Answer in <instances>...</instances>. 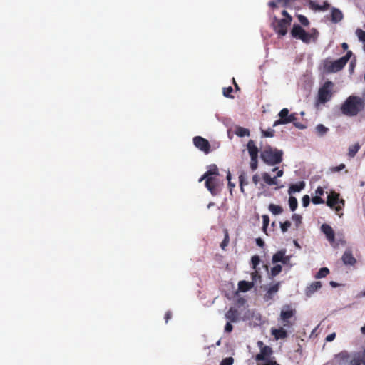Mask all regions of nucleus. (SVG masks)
I'll use <instances>...</instances> for the list:
<instances>
[{
	"instance_id": "obj_1",
	"label": "nucleus",
	"mask_w": 365,
	"mask_h": 365,
	"mask_svg": "<svg viewBox=\"0 0 365 365\" xmlns=\"http://www.w3.org/2000/svg\"><path fill=\"white\" fill-rule=\"evenodd\" d=\"M278 2H282L283 7L287 9H300L302 4H307L310 9L319 11H325L330 7L327 1H324L322 5L312 0H277Z\"/></svg>"
},
{
	"instance_id": "obj_2",
	"label": "nucleus",
	"mask_w": 365,
	"mask_h": 365,
	"mask_svg": "<svg viewBox=\"0 0 365 365\" xmlns=\"http://www.w3.org/2000/svg\"><path fill=\"white\" fill-rule=\"evenodd\" d=\"M364 108V101L359 96H351L341 106L342 113L349 116H355Z\"/></svg>"
},
{
	"instance_id": "obj_3",
	"label": "nucleus",
	"mask_w": 365,
	"mask_h": 365,
	"mask_svg": "<svg viewBox=\"0 0 365 365\" xmlns=\"http://www.w3.org/2000/svg\"><path fill=\"white\" fill-rule=\"evenodd\" d=\"M283 151L267 145L261 151L260 158L268 165H275L282 161Z\"/></svg>"
},
{
	"instance_id": "obj_4",
	"label": "nucleus",
	"mask_w": 365,
	"mask_h": 365,
	"mask_svg": "<svg viewBox=\"0 0 365 365\" xmlns=\"http://www.w3.org/2000/svg\"><path fill=\"white\" fill-rule=\"evenodd\" d=\"M284 16L282 19H278L274 16L272 26L274 32L278 36H284L287 34L288 27L291 25L292 17L286 10L282 11Z\"/></svg>"
},
{
	"instance_id": "obj_5",
	"label": "nucleus",
	"mask_w": 365,
	"mask_h": 365,
	"mask_svg": "<svg viewBox=\"0 0 365 365\" xmlns=\"http://www.w3.org/2000/svg\"><path fill=\"white\" fill-rule=\"evenodd\" d=\"M352 55L351 51H349L345 56L336 61L324 60L323 63L324 70L329 73H336L341 71L346 66Z\"/></svg>"
},
{
	"instance_id": "obj_6",
	"label": "nucleus",
	"mask_w": 365,
	"mask_h": 365,
	"mask_svg": "<svg viewBox=\"0 0 365 365\" xmlns=\"http://www.w3.org/2000/svg\"><path fill=\"white\" fill-rule=\"evenodd\" d=\"M291 35L293 38L301 40L304 43L315 42L318 37V32L314 29L312 33L307 32L299 24H294L291 30Z\"/></svg>"
},
{
	"instance_id": "obj_7",
	"label": "nucleus",
	"mask_w": 365,
	"mask_h": 365,
	"mask_svg": "<svg viewBox=\"0 0 365 365\" xmlns=\"http://www.w3.org/2000/svg\"><path fill=\"white\" fill-rule=\"evenodd\" d=\"M296 314V310L289 304L284 305L281 310L279 320L282 322L284 327H291L293 323L291 322L292 319Z\"/></svg>"
},
{
	"instance_id": "obj_8",
	"label": "nucleus",
	"mask_w": 365,
	"mask_h": 365,
	"mask_svg": "<svg viewBox=\"0 0 365 365\" xmlns=\"http://www.w3.org/2000/svg\"><path fill=\"white\" fill-rule=\"evenodd\" d=\"M334 83L331 81H327L319 88L318 91L317 101L321 103H324L329 101L332 96V89Z\"/></svg>"
},
{
	"instance_id": "obj_9",
	"label": "nucleus",
	"mask_w": 365,
	"mask_h": 365,
	"mask_svg": "<svg viewBox=\"0 0 365 365\" xmlns=\"http://www.w3.org/2000/svg\"><path fill=\"white\" fill-rule=\"evenodd\" d=\"M258 346L260 348V352L255 356V360L257 361H264V363L268 361H274L271 359L273 354L272 349L267 345H264L262 341H258Z\"/></svg>"
},
{
	"instance_id": "obj_10",
	"label": "nucleus",
	"mask_w": 365,
	"mask_h": 365,
	"mask_svg": "<svg viewBox=\"0 0 365 365\" xmlns=\"http://www.w3.org/2000/svg\"><path fill=\"white\" fill-rule=\"evenodd\" d=\"M289 110L287 108H283L279 113V119L276 120L273 126L275 127L278 125H284L289 123H292L296 120V114H289Z\"/></svg>"
},
{
	"instance_id": "obj_11",
	"label": "nucleus",
	"mask_w": 365,
	"mask_h": 365,
	"mask_svg": "<svg viewBox=\"0 0 365 365\" xmlns=\"http://www.w3.org/2000/svg\"><path fill=\"white\" fill-rule=\"evenodd\" d=\"M205 185L210 191L212 195L215 196L219 194V180L216 177L205 178Z\"/></svg>"
},
{
	"instance_id": "obj_12",
	"label": "nucleus",
	"mask_w": 365,
	"mask_h": 365,
	"mask_svg": "<svg viewBox=\"0 0 365 365\" xmlns=\"http://www.w3.org/2000/svg\"><path fill=\"white\" fill-rule=\"evenodd\" d=\"M193 143L196 148L205 153L207 154L210 152V144L207 139L201 136H196L193 138Z\"/></svg>"
},
{
	"instance_id": "obj_13",
	"label": "nucleus",
	"mask_w": 365,
	"mask_h": 365,
	"mask_svg": "<svg viewBox=\"0 0 365 365\" xmlns=\"http://www.w3.org/2000/svg\"><path fill=\"white\" fill-rule=\"evenodd\" d=\"M338 203H341L342 205H344V200H339V194L331 191L330 194L327 197V206L330 207L331 208H334L335 205H336Z\"/></svg>"
},
{
	"instance_id": "obj_14",
	"label": "nucleus",
	"mask_w": 365,
	"mask_h": 365,
	"mask_svg": "<svg viewBox=\"0 0 365 365\" xmlns=\"http://www.w3.org/2000/svg\"><path fill=\"white\" fill-rule=\"evenodd\" d=\"M321 230L325 235L327 240L332 245L335 242V233L332 227L327 224H323L321 226Z\"/></svg>"
},
{
	"instance_id": "obj_15",
	"label": "nucleus",
	"mask_w": 365,
	"mask_h": 365,
	"mask_svg": "<svg viewBox=\"0 0 365 365\" xmlns=\"http://www.w3.org/2000/svg\"><path fill=\"white\" fill-rule=\"evenodd\" d=\"M341 260L345 265L354 266L356 263V259L354 257L351 249H346L344 252Z\"/></svg>"
},
{
	"instance_id": "obj_16",
	"label": "nucleus",
	"mask_w": 365,
	"mask_h": 365,
	"mask_svg": "<svg viewBox=\"0 0 365 365\" xmlns=\"http://www.w3.org/2000/svg\"><path fill=\"white\" fill-rule=\"evenodd\" d=\"M220 175L218 168L215 164H212L209 166L207 171H206L199 179V182H202L207 177H216Z\"/></svg>"
},
{
	"instance_id": "obj_17",
	"label": "nucleus",
	"mask_w": 365,
	"mask_h": 365,
	"mask_svg": "<svg viewBox=\"0 0 365 365\" xmlns=\"http://www.w3.org/2000/svg\"><path fill=\"white\" fill-rule=\"evenodd\" d=\"M271 334L276 340L284 339L288 336L287 331L284 329V327H279L278 329L272 328Z\"/></svg>"
},
{
	"instance_id": "obj_18",
	"label": "nucleus",
	"mask_w": 365,
	"mask_h": 365,
	"mask_svg": "<svg viewBox=\"0 0 365 365\" xmlns=\"http://www.w3.org/2000/svg\"><path fill=\"white\" fill-rule=\"evenodd\" d=\"M225 318L230 322H236L239 320L240 313L237 309L231 307L225 313Z\"/></svg>"
},
{
	"instance_id": "obj_19",
	"label": "nucleus",
	"mask_w": 365,
	"mask_h": 365,
	"mask_svg": "<svg viewBox=\"0 0 365 365\" xmlns=\"http://www.w3.org/2000/svg\"><path fill=\"white\" fill-rule=\"evenodd\" d=\"M321 282L317 281L311 283L308 287H307L305 290V294L307 297H311L315 292L319 289L322 287Z\"/></svg>"
},
{
	"instance_id": "obj_20",
	"label": "nucleus",
	"mask_w": 365,
	"mask_h": 365,
	"mask_svg": "<svg viewBox=\"0 0 365 365\" xmlns=\"http://www.w3.org/2000/svg\"><path fill=\"white\" fill-rule=\"evenodd\" d=\"M247 149L250 158L258 157L259 150L253 140H250L247 144Z\"/></svg>"
},
{
	"instance_id": "obj_21",
	"label": "nucleus",
	"mask_w": 365,
	"mask_h": 365,
	"mask_svg": "<svg viewBox=\"0 0 365 365\" xmlns=\"http://www.w3.org/2000/svg\"><path fill=\"white\" fill-rule=\"evenodd\" d=\"M280 283L277 282L270 287L264 294V299L265 301L272 299L273 294L279 291Z\"/></svg>"
},
{
	"instance_id": "obj_22",
	"label": "nucleus",
	"mask_w": 365,
	"mask_h": 365,
	"mask_svg": "<svg viewBox=\"0 0 365 365\" xmlns=\"http://www.w3.org/2000/svg\"><path fill=\"white\" fill-rule=\"evenodd\" d=\"M343 19L342 12L336 8H332L331 12V20L333 23H338Z\"/></svg>"
},
{
	"instance_id": "obj_23",
	"label": "nucleus",
	"mask_w": 365,
	"mask_h": 365,
	"mask_svg": "<svg viewBox=\"0 0 365 365\" xmlns=\"http://www.w3.org/2000/svg\"><path fill=\"white\" fill-rule=\"evenodd\" d=\"M305 187V182L304 181H299L295 184H292L289 187L288 192L289 195L300 192Z\"/></svg>"
},
{
	"instance_id": "obj_24",
	"label": "nucleus",
	"mask_w": 365,
	"mask_h": 365,
	"mask_svg": "<svg viewBox=\"0 0 365 365\" xmlns=\"http://www.w3.org/2000/svg\"><path fill=\"white\" fill-rule=\"evenodd\" d=\"M254 287L253 282H247L245 280L240 281L238 283V289L240 292H245Z\"/></svg>"
},
{
	"instance_id": "obj_25",
	"label": "nucleus",
	"mask_w": 365,
	"mask_h": 365,
	"mask_svg": "<svg viewBox=\"0 0 365 365\" xmlns=\"http://www.w3.org/2000/svg\"><path fill=\"white\" fill-rule=\"evenodd\" d=\"M239 184L241 192L245 193L244 187L248 185L247 175L245 171H242L239 175Z\"/></svg>"
},
{
	"instance_id": "obj_26",
	"label": "nucleus",
	"mask_w": 365,
	"mask_h": 365,
	"mask_svg": "<svg viewBox=\"0 0 365 365\" xmlns=\"http://www.w3.org/2000/svg\"><path fill=\"white\" fill-rule=\"evenodd\" d=\"M285 254H286V250L285 249H282V250L277 251L272 256V262L273 264H276L277 262H282V260H283V257H284Z\"/></svg>"
},
{
	"instance_id": "obj_27",
	"label": "nucleus",
	"mask_w": 365,
	"mask_h": 365,
	"mask_svg": "<svg viewBox=\"0 0 365 365\" xmlns=\"http://www.w3.org/2000/svg\"><path fill=\"white\" fill-rule=\"evenodd\" d=\"M262 177L263 180L268 185H277V180H276V178H272L269 173H263L262 174Z\"/></svg>"
},
{
	"instance_id": "obj_28",
	"label": "nucleus",
	"mask_w": 365,
	"mask_h": 365,
	"mask_svg": "<svg viewBox=\"0 0 365 365\" xmlns=\"http://www.w3.org/2000/svg\"><path fill=\"white\" fill-rule=\"evenodd\" d=\"M355 34L359 41L363 43V49L365 51V31L359 28L356 29Z\"/></svg>"
},
{
	"instance_id": "obj_29",
	"label": "nucleus",
	"mask_w": 365,
	"mask_h": 365,
	"mask_svg": "<svg viewBox=\"0 0 365 365\" xmlns=\"http://www.w3.org/2000/svg\"><path fill=\"white\" fill-rule=\"evenodd\" d=\"M269 210L273 214V215H279L281 214L283 212V209L281 206L277 205L274 204H270L269 205Z\"/></svg>"
},
{
	"instance_id": "obj_30",
	"label": "nucleus",
	"mask_w": 365,
	"mask_h": 365,
	"mask_svg": "<svg viewBox=\"0 0 365 365\" xmlns=\"http://www.w3.org/2000/svg\"><path fill=\"white\" fill-rule=\"evenodd\" d=\"M235 134L239 137L249 136L250 130L247 128L239 126L236 128Z\"/></svg>"
},
{
	"instance_id": "obj_31",
	"label": "nucleus",
	"mask_w": 365,
	"mask_h": 365,
	"mask_svg": "<svg viewBox=\"0 0 365 365\" xmlns=\"http://www.w3.org/2000/svg\"><path fill=\"white\" fill-rule=\"evenodd\" d=\"M360 149V145L356 143L349 148L348 155L349 158H354Z\"/></svg>"
},
{
	"instance_id": "obj_32",
	"label": "nucleus",
	"mask_w": 365,
	"mask_h": 365,
	"mask_svg": "<svg viewBox=\"0 0 365 365\" xmlns=\"http://www.w3.org/2000/svg\"><path fill=\"white\" fill-rule=\"evenodd\" d=\"M329 274V269L327 267H322L316 274L315 278L316 279L323 278V277H325Z\"/></svg>"
},
{
	"instance_id": "obj_33",
	"label": "nucleus",
	"mask_w": 365,
	"mask_h": 365,
	"mask_svg": "<svg viewBox=\"0 0 365 365\" xmlns=\"http://www.w3.org/2000/svg\"><path fill=\"white\" fill-rule=\"evenodd\" d=\"M282 270V267L279 264H276L274 266L270 271L271 277H276L278 275Z\"/></svg>"
},
{
	"instance_id": "obj_34",
	"label": "nucleus",
	"mask_w": 365,
	"mask_h": 365,
	"mask_svg": "<svg viewBox=\"0 0 365 365\" xmlns=\"http://www.w3.org/2000/svg\"><path fill=\"white\" fill-rule=\"evenodd\" d=\"M289 207H290V210L292 211H294L297 207V205H298V202H297V200L296 197H289Z\"/></svg>"
},
{
	"instance_id": "obj_35",
	"label": "nucleus",
	"mask_w": 365,
	"mask_h": 365,
	"mask_svg": "<svg viewBox=\"0 0 365 365\" xmlns=\"http://www.w3.org/2000/svg\"><path fill=\"white\" fill-rule=\"evenodd\" d=\"M316 130L320 136H322L327 133L329 129L327 127H325L324 125L319 124L316 127Z\"/></svg>"
},
{
	"instance_id": "obj_36",
	"label": "nucleus",
	"mask_w": 365,
	"mask_h": 365,
	"mask_svg": "<svg viewBox=\"0 0 365 365\" xmlns=\"http://www.w3.org/2000/svg\"><path fill=\"white\" fill-rule=\"evenodd\" d=\"M250 167L252 171H255L258 168V157L250 158Z\"/></svg>"
},
{
	"instance_id": "obj_37",
	"label": "nucleus",
	"mask_w": 365,
	"mask_h": 365,
	"mask_svg": "<svg viewBox=\"0 0 365 365\" xmlns=\"http://www.w3.org/2000/svg\"><path fill=\"white\" fill-rule=\"evenodd\" d=\"M259 262H260V259L258 255H254L252 257L251 263L252 265V268L254 269H257V266L259 264Z\"/></svg>"
},
{
	"instance_id": "obj_38",
	"label": "nucleus",
	"mask_w": 365,
	"mask_h": 365,
	"mask_svg": "<svg viewBox=\"0 0 365 365\" xmlns=\"http://www.w3.org/2000/svg\"><path fill=\"white\" fill-rule=\"evenodd\" d=\"M297 18H298V20L299 21V22L304 26H309V21L308 20V19L304 16V15H302V14H298L297 15Z\"/></svg>"
},
{
	"instance_id": "obj_39",
	"label": "nucleus",
	"mask_w": 365,
	"mask_h": 365,
	"mask_svg": "<svg viewBox=\"0 0 365 365\" xmlns=\"http://www.w3.org/2000/svg\"><path fill=\"white\" fill-rule=\"evenodd\" d=\"M291 222L289 220L285 221L280 224V227L282 232H286L288 229L291 227Z\"/></svg>"
},
{
	"instance_id": "obj_40",
	"label": "nucleus",
	"mask_w": 365,
	"mask_h": 365,
	"mask_svg": "<svg viewBox=\"0 0 365 365\" xmlns=\"http://www.w3.org/2000/svg\"><path fill=\"white\" fill-rule=\"evenodd\" d=\"M233 89L231 86L225 87L223 88V95L225 97L228 98H233V96H231V93H232Z\"/></svg>"
},
{
	"instance_id": "obj_41",
	"label": "nucleus",
	"mask_w": 365,
	"mask_h": 365,
	"mask_svg": "<svg viewBox=\"0 0 365 365\" xmlns=\"http://www.w3.org/2000/svg\"><path fill=\"white\" fill-rule=\"evenodd\" d=\"M233 363L234 359L232 357H226L221 361L220 365H232Z\"/></svg>"
},
{
	"instance_id": "obj_42",
	"label": "nucleus",
	"mask_w": 365,
	"mask_h": 365,
	"mask_svg": "<svg viewBox=\"0 0 365 365\" xmlns=\"http://www.w3.org/2000/svg\"><path fill=\"white\" fill-rule=\"evenodd\" d=\"M348 365H361V361L358 354H355L354 357L349 362Z\"/></svg>"
},
{
	"instance_id": "obj_43",
	"label": "nucleus",
	"mask_w": 365,
	"mask_h": 365,
	"mask_svg": "<svg viewBox=\"0 0 365 365\" xmlns=\"http://www.w3.org/2000/svg\"><path fill=\"white\" fill-rule=\"evenodd\" d=\"M345 167H346L344 163H341L338 166L331 167L330 168V170L331 173H336V172H339V171L342 170L343 169L345 168Z\"/></svg>"
},
{
	"instance_id": "obj_44",
	"label": "nucleus",
	"mask_w": 365,
	"mask_h": 365,
	"mask_svg": "<svg viewBox=\"0 0 365 365\" xmlns=\"http://www.w3.org/2000/svg\"><path fill=\"white\" fill-rule=\"evenodd\" d=\"M292 220L296 223V225H298L302 222V217L300 215L294 214L292 215Z\"/></svg>"
},
{
	"instance_id": "obj_45",
	"label": "nucleus",
	"mask_w": 365,
	"mask_h": 365,
	"mask_svg": "<svg viewBox=\"0 0 365 365\" xmlns=\"http://www.w3.org/2000/svg\"><path fill=\"white\" fill-rule=\"evenodd\" d=\"M312 201L314 205L322 204L324 202V200L320 196L313 197Z\"/></svg>"
},
{
	"instance_id": "obj_46",
	"label": "nucleus",
	"mask_w": 365,
	"mask_h": 365,
	"mask_svg": "<svg viewBox=\"0 0 365 365\" xmlns=\"http://www.w3.org/2000/svg\"><path fill=\"white\" fill-rule=\"evenodd\" d=\"M302 201L303 207H307L310 203L309 196L307 195H304Z\"/></svg>"
},
{
	"instance_id": "obj_47",
	"label": "nucleus",
	"mask_w": 365,
	"mask_h": 365,
	"mask_svg": "<svg viewBox=\"0 0 365 365\" xmlns=\"http://www.w3.org/2000/svg\"><path fill=\"white\" fill-rule=\"evenodd\" d=\"M228 243H229V237H228V235L226 234L224 240H222V242L220 244V247H222V250H225V247L227 246Z\"/></svg>"
},
{
	"instance_id": "obj_48",
	"label": "nucleus",
	"mask_w": 365,
	"mask_h": 365,
	"mask_svg": "<svg viewBox=\"0 0 365 365\" xmlns=\"http://www.w3.org/2000/svg\"><path fill=\"white\" fill-rule=\"evenodd\" d=\"M262 133L264 137H273L274 130L273 129H268L267 130H263Z\"/></svg>"
},
{
	"instance_id": "obj_49",
	"label": "nucleus",
	"mask_w": 365,
	"mask_h": 365,
	"mask_svg": "<svg viewBox=\"0 0 365 365\" xmlns=\"http://www.w3.org/2000/svg\"><path fill=\"white\" fill-rule=\"evenodd\" d=\"M261 278L260 274H259L258 271L257 269H255V272L252 273V282H256L258 279H259Z\"/></svg>"
},
{
	"instance_id": "obj_50",
	"label": "nucleus",
	"mask_w": 365,
	"mask_h": 365,
	"mask_svg": "<svg viewBox=\"0 0 365 365\" xmlns=\"http://www.w3.org/2000/svg\"><path fill=\"white\" fill-rule=\"evenodd\" d=\"M361 361V364L365 365V349L360 353L357 354Z\"/></svg>"
},
{
	"instance_id": "obj_51",
	"label": "nucleus",
	"mask_w": 365,
	"mask_h": 365,
	"mask_svg": "<svg viewBox=\"0 0 365 365\" xmlns=\"http://www.w3.org/2000/svg\"><path fill=\"white\" fill-rule=\"evenodd\" d=\"M233 327L230 322H227L225 326V331L230 333L232 331Z\"/></svg>"
},
{
	"instance_id": "obj_52",
	"label": "nucleus",
	"mask_w": 365,
	"mask_h": 365,
	"mask_svg": "<svg viewBox=\"0 0 365 365\" xmlns=\"http://www.w3.org/2000/svg\"><path fill=\"white\" fill-rule=\"evenodd\" d=\"M277 4H280L282 6H282V4H283V3H282V2L279 3V2H278V1H277V0L276 1H269V2L268 3V5H269V7H271L272 9H275V8H277Z\"/></svg>"
},
{
	"instance_id": "obj_53",
	"label": "nucleus",
	"mask_w": 365,
	"mask_h": 365,
	"mask_svg": "<svg viewBox=\"0 0 365 365\" xmlns=\"http://www.w3.org/2000/svg\"><path fill=\"white\" fill-rule=\"evenodd\" d=\"M339 358H340L341 360H346L347 361L349 356L346 352H341L337 356Z\"/></svg>"
},
{
	"instance_id": "obj_54",
	"label": "nucleus",
	"mask_w": 365,
	"mask_h": 365,
	"mask_svg": "<svg viewBox=\"0 0 365 365\" xmlns=\"http://www.w3.org/2000/svg\"><path fill=\"white\" fill-rule=\"evenodd\" d=\"M335 338H336V334L335 333H331V334H330L327 336L326 341L327 342H331L333 340H334Z\"/></svg>"
},
{
	"instance_id": "obj_55",
	"label": "nucleus",
	"mask_w": 365,
	"mask_h": 365,
	"mask_svg": "<svg viewBox=\"0 0 365 365\" xmlns=\"http://www.w3.org/2000/svg\"><path fill=\"white\" fill-rule=\"evenodd\" d=\"M252 182L253 183L257 185L259 180H260V178H259V175L258 174H255L253 176H252Z\"/></svg>"
},
{
	"instance_id": "obj_56",
	"label": "nucleus",
	"mask_w": 365,
	"mask_h": 365,
	"mask_svg": "<svg viewBox=\"0 0 365 365\" xmlns=\"http://www.w3.org/2000/svg\"><path fill=\"white\" fill-rule=\"evenodd\" d=\"M290 259H291V256L286 255V254H285L283 257V260H282V263L284 265H287L289 263Z\"/></svg>"
},
{
	"instance_id": "obj_57",
	"label": "nucleus",
	"mask_w": 365,
	"mask_h": 365,
	"mask_svg": "<svg viewBox=\"0 0 365 365\" xmlns=\"http://www.w3.org/2000/svg\"><path fill=\"white\" fill-rule=\"evenodd\" d=\"M262 221H263V227H266L269 222V218L267 215H263L262 216Z\"/></svg>"
},
{
	"instance_id": "obj_58",
	"label": "nucleus",
	"mask_w": 365,
	"mask_h": 365,
	"mask_svg": "<svg viewBox=\"0 0 365 365\" xmlns=\"http://www.w3.org/2000/svg\"><path fill=\"white\" fill-rule=\"evenodd\" d=\"M172 312L171 311H167L165 314V322L168 323V322L172 318Z\"/></svg>"
},
{
	"instance_id": "obj_59",
	"label": "nucleus",
	"mask_w": 365,
	"mask_h": 365,
	"mask_svg": "<svg viewBox=\"0 0 365 365\" xmlns=\"http://www.w3.org/2000/svg\"><path fill=\"white\" fill-rule=\"evenodd\" d=\"M316 194L318 195L317 196H322L324 195V190L322 187H318L315 191Z\"/></svg>"
},
{
	"instance_id": "obj_60",
	"label": "nucleus",
	"mask_w": 365,
	"mask_h": 365,
	"mask_svg": "<svg viewBox=\"0 0 365 365\" xmlns=\"http://www.w3.org/2000/svg\"><path fill=\"white\" fill-rule=\"evenodd\" d=\"M272 170L273 171L277 170V175L274 177L276 178H278V177L282 176V175L284 173L282 170H278L277 168H274Z\"/></svg>"
},
{
	"instance_id": "obj_61",
	"label": "nucleus",
	"mask_w": 365,
	"mask_h": 365,
	"mask_svg": "<svg viewBox=\"0 0 365 365\" xmlns=\"http://www.w3.org/2000/svg\"><path fill=\"white\" fill-rule=\"evenodd\" d=\"M258 365H279L278 364L276 361H268L267 362H265L264 364H258Z\"/></svg>"
},
{
	"instance_id": "obj_62",
	"label": "nucleus",
	"mask_w": 365,
	"mask_h": 365,
	"mask_svg": "<svg viewBox=\"0 0 365 365\" xmlns=\"http://www.w3.org/2000/svg\"><path fill=\"white\" fill-rule=\"evenodd\" d=\"M256 243L259 247H263L264 245V242L261 238L256 239Z\"/></svg>"
},
{
	"instance_id": "obj_63",
	"label": "nucleus",
	"mask_w": 365,
	"mask_h": 365,
	"mask_svg": "<svg viewBox=\"0 0 365 365\" xmlns=\"http://www.w3.org/2000/svg\"><path fill=\"white\" fill-rule=\"evenodd\" d=\"M329 284L332 287H338L339 286V284L337 282L334 281H331Z\"/></svg>"
},
{
	"instance_id": "obj_64",
	"label": "nucleus",
	"mask_w": 365,
	"mask_h": 365,
	"mask_svg": "<svg viewBox=\"0 0 365 365\" xmlns=\"http://www.w3.org/2000/svg\"><path fill=\"white\" fill-rule=\"evenodd\" d=\"M354 66H355V63L354 61H351V63L349 64V68H350L351 71H352L354 70Z\"/></svg>"
}]
</instances>
